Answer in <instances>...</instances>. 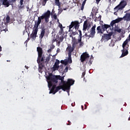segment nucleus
<instances>
[{
	"instance_id": "f257e3e1",
	"label": "nucleus",
	"mask_w": 130,
	"mask_h": 130,
	"mask_svg": "<svg viewBox=\"0 0 130 130\" xmlns=\"http://www.w3.org/2000/svg\"><path fill=\"white\" fill-rule=\"evenodd\" d=\"M47 80L49 81L48 82L49 87H52V83L53 84H57L58 83V80L61 81L62 85L58 86L56 87L55 90L53 92V94H55L57 92H58L60 89H62L63 91L66 90H70L71 86H73L75 84V80L72 79H68L67 81H64V76H60L59 75H53L52 73H49L47 77H46Z\"/></svg>"
},
{
	"instance_id": "f03ea898",
	"label": "nucleus",
	"mask_w": 130,
	"mask_h": 130,
	"mask_svg": "<svg viewBox=\"0 0 130 130\" xmlns=\"http://www.w3.org/2000/svg\"><path fill=\"white\" fill-rule=\"evenodd\" d=\"M50 15H51V12L50 11L48 10L45 13L43 14L41 16L38 17V21H35V23L34 25L32 32L30 35L31 38H32V39H36V37H37V33L38 32V27H39L40 24H41L42 20L45 19V22L46 23H48V22H49Z\"/></svg>"
},
{
	"instance_id": "7ed1b4c3",
	"label": "nucleus",
	"mask_w": 130,
	"mask_h": 130,
	"mask_svg": "<svg viewBox=\"0 0 130 130\" xmlns=\"http://www.w3.org/2000/svg\"><path fill=\"white\" fill-rule=\"evenodd\" d=\"M37 50L38 53L37 62L39 66H47L51 58V55L49 54L45 59V56L43 55V50H42V48L38 47L37 48Z\"/></svg>"
},
{
	"instance_id": "20e7f679",
	"label": "nucleus",
	"mask_w": 130,
	"mask_h": 130,
	"mask_svg": "<svg viewBox=\"0 0 130 130\" xmlns=\"http://www.w3.org/2000/svg\"><path fill=\"white\" fill-rule=\"evenodd\" d=\"M130 41V34L128 36V38L126 39V40L123 42L122 44L123 49L121 50L122 54L120 57H124L128 54V47L129 45H128V42Z\"/></svg>"
},
{
	"instance_id": "39448f33",
	"label": "nucleus",
	"mask_w": 130,
	"mask_h": 130,
	"mask_svg": "<svg viewBox=\"0 0 130 130\" xmlns=\"http://www.w3.org/2000/svg\"><path fill=\"white\" fill-rule=\"evenodd\" d=\"M108 28H110V25L102 24L101 26H99L96 28L97 34H103L105 31H106Z\"/></svg>"
},
{
	"instance_id": "423d86ee",
	"label": "nucleus",
	"mask_w": 130,
	"mask_h": 130,
	"mask_svg": "<svg viewBox=\"0 0 130 130\" xmlns=\"http://www.w3.org/2000/svg\"><path fill=\"white\" fill-rule=\"evenodd\" d=\"M125 6H126V2L122 1L118 6H117L114 8V10L116 11V12H118L119 10H122V9H124V8H125Z\"/></svg>"
},
{
	"instance_id": "0eeeda50",
	"label": "nucleus",
	"mask_w": 130,
	"mask_h": 130,
	"mask_svg": "<svg viewBox=\"0 0 130 130\" xmlns=\"http://www.w3.org/2000/svg\"><path fill=\"white\" fill-rule=\"evenodd\" d=\"M107 33L109 34H104V36L102 37L103 39L104 40H106V41H108V40H110L111 39V36L113 35V32L112 31L108 32V31H107Z\"/></svg>"
},
{
	"instance_id": "6e6552de",
	"label": "nucleus",
	"mask_w": 130,
	"mask_h": 130,
	"mask_svg": "<svg viewBox=\"0 0 130 130\" xmlns=\"http://www.w3.org/2000/svg\"><path fill=\"white\" fill-rule=\"evenodd\" d=\"M60 62L64 66H67V64H70V63H72V62H73V61L72 60V57L69 56L67 59H65L64 60H61Z\"/></svg>"
},
{
	"instance_id": "1a4fd4ad",
	"label": "nucleus",
	"mask_w": 130,
	"mask_h": 130,
	"mask_svg": "<svg viewBox=\"0 0 130 130\" xmlns=\"http://www.w3.org/2000/svg\"><path fill=\"white\" fill-rule=\"evenodd\" d=\"M75 47H73L71 44L68 45V47L67 48V51L68 52V55L69 57H71L72 52L75 50Z\"/></svg>"
},
{
	"instance_id": "9d476101",
	"label": "nucleus",
	"mask_w": 130,
	"mask_h": 130,
	"mask_svg": "<svg viewBox=\"0 0 130 130\" xmlns=\"http://www.w3.org/2000/svg\"><path fill=\"white\" fill-rule=\"evenodd\" d=\"M90 57V56L89 55V54L87 53V52H85L81 55L80 56V60L81 62H84L85 60L87 59V58H89Z\"/></svg>"
},
{
	"instance_id": "9b49d317",
	"label": "nucleus",
	"mask_w": 130,
	"mask_h": 130,
	"mask_svg": "<svg viewBox=\"0 0 130 130\" xmlns=\"http://www.w3.org/2000/svg\"><path fill=\"white\" fill-rule=\"evenodd\" d=\"M73 2L74 4H76L77 5H81V0H73ZM86 2H87V0H84L82 4L81 5V11H83L84 10V8L85 7V5H86Z\"/></svg>"
},
{
	"instance_id": "f8f14e48",
	"label": "nucleus",
	"mask_w": 130,
	"mask_h": 130,
	"mask_svg": "<svg viewBox=\"0 0 130 130\" xmlns=\"http://www.w3.org/2000/svg\"><path fill=\"white\" fill-rule=\"evenodd\" d=\"M119 19H121V21H126V22H128L130 21V13H126L125 15L122 18H119Z\"/></svg>"
},
{
	"instance_id": "ddd939ff",
	"label": "nucleus",
	"mask_w": 130,
	"mask_h": 130,
	"mask_svg": "<svg viewBox=\"0 0 130 130\" xmlns=\"http://www.w3.org/2000/svg\"><path fill=\"white\" fill-rule=\"evenodd\" d=\"M119 22H121V18H117L114 20H112L110 23V27H113L115 24H117V23H119Z\"/></svg>"
},
{
	"instance_id": "4468645a",
	"label": "nucleus",
	"mask_w": 130,
	"mask_h": 130,
	"mask_svg": "<svg viewBox=\"0 0 130 130\" xmlns=\"http://www.w3.org/2000/svg\"><path fill=\"white\" fill-rule=\"evenodd\" d=\"M96 24H94L90 29V36L91 37H94L95 36V34H96L95 31Z\"/></svg>"
},
{
	"instance_id": "2eb2a0df",
	"label": "nucleus",
	"mask_w": 130,
	"mask_h": 130,
	"mask_svg": "<svg viewBox=\"0 0 130 130\" xmlns=\"http://www.w3.org/2000/svg\"><path fill=\"white\" fill-rule=\"evenodd\" d=\"M11 3H12V1L11 0H3L2 5L3 6H5L6 8H9V7L11 6Z\"/></svg>"
},
{
	"instance_id": "dca6fc26",
	"label": "nucleus",
	"mask_w": 130,
	"mask_h": 130,
	"mask_svg": "<svg viewBox=\"0 0 130 130\" xmlns=\"http://www.w3.org/2000/svg\"><path fill=\"white\" fill-rule=\"evenodd\" d=\"M74 27L76 30L79 29V27H80V22H79L78 21H73Z\"/></svg>"
},
{
	"instance_id": "f3484780",
	"label": "nucleus",
	"mask_w": 130,
	"mask_h": 130,
	"mask_svg": "<svg viewBox=\"0 0 130 130\" xmlns=\"http://www.w3.org/2000/svg\"><path fill=\"white\" fill-rule=\"evenodd\" d=\"M45 35V29H42L41 34L39 36V38L40 40H42L43 39V37H44V36Z\"/></svg>"
},
{
	"instance_id": "a211bd4d",
	"label": "nucleus",
	"mask_w": 130,
	"mask_h": 130,
	"mask_svg": "<svg viewBox=\"0 0 130 130\" xmlns=\"http://www.w3.org/2000/svg\"><path fill=\"white\" fill-rule=\"evenodd\" d=\"M77 44H79V40H77V39H76V38H74V39L72 41V46L75 48L76 46H77Z\"/></svg>"
},
{
	"instance_id": "6ab92c4d",
	"label": "nucleus",
	"mask_w": 130,
	"mask_h": 130,
	"mask_svg": "<svg viewBox=\"0 0 130 130\" xmlns=\"http://www.w3.org/2000/svg\"><path fill=\"white\" fill-rule=\"evenodd\" d=\"M88 20H85L83 23V31H87V29L88 28Z\"/></svg>"
},
{
	"instance_id": "aec40b11",
	"label": "nucleus",
	"mask_w": 130,
	"mask_h": 130,
	"mask_svg": "<svg viewBox=\"0 0 130 130\" xmlns=\"http://www.w3.org/2000/svg\"><path fill=\"white\" fill-rule=\"evenodd\" d=\"M62 68H63V66H54L52 68V70L53 71V72H54L55 71H57L58 69H62Z\"/></svg>"
},
{
	"instance_id": "412c9836",
	"label": "nucleus",
	"mask_w": 130,
	"mask_h": 130,
	"mask_svg": "<svg viewBox=\"0 0 130 130\" xmlns=\"http://www.w3.org/2000/svg\"><path fill=\"white\" fill-rule=\"evenodd\" d=\"M52 89L50 91V94L51 93H53V92H54V90L55 89V88H56V85L54 84L53 85V82H52Z\"/></svg>"
},
{
	"instance_id": "4be33fe9",
	"label": "nucleus",
	"mask_w": 130,
	"mask_h": 130,
	"mask_svg": "<svg viewBox=\"0 0 130 130\" xmlns=\"http://www.w3.org/2000/svg\"><path fill=\"white\" fill-rule=\"evenodd\" d=\"M78 43H79L80 47L84 46V42H82V39H78Z\"/></svg>"
},
{
	"instance_id": "5701e85b",
	"label": "nucleus",
	"mask_w": 130,
	"mask_h": 130,
	"mask_svg": "<svg viewBox=\"0 0 130 130\" xmlns=\"http://www.w3.org/2000/svg\"><path fill=\"white\" fill-rule=\"evenodd\" d=\"M63 39H64V37H63V36H61V37H60L59 38H58V44H60V43L61 42H62V41H63Z\"/></svg>"
},
{
	"instance_id": "b1692460",
	"label": "nucleus",
	"mask_w": 130,
	"mask_h": 130,
	"mask_svg": "<svg viewBox=\"0 0 130 130\" xmlns=\"http://www.w3.org/2000/svg\"><path fill=\"white\" fill-rule=\"evenodd\" d=\"M101 15H99L98 17H96L94 19V22H99V21H101Z\"/></svg>"
},
{
	"instance_id": "393cba45",
	"label": "nucleus",
	"mask_w": 130,
	"mask_h": 130,
	"mask_svg": "<svg viewBox=\"0 0 130 130\" xmlns=\"http://www.w3.org/2000/svg\"><path fill=\"white\" fill-rule=\"evenodd\" d=\"M43 68H45V67H44V66H39V73H42V69H43Z\"/></svg>"
},
{
	"instance_id": "a878e982",
	"label": "nucleus",
	"mask_w": 130,
	"mask_h": 130,
	"mask_svg": "<svg viewBox=\"0 0 130 130\" xmlns=\"http://www.w3.org/2000/svg\"><path fill=\"white\" fill-rule=\"evenodd\" d=\"M23 2H24V0L20 1V6L19 7V9H23V8H24V6H23Z\"/></svg>"
},
{
	"instance_id": "bb28decb",
	"label": "nucleus",
	"mask_w": 130,
	"mask_h": 130,
	"mask_svg": "<svg viewBox=\"0 0 130 130\" xmlns=\"http://www.w3.org/2000/svg\"><path fill=\"white\" fill-rule=\"evenodd\" d=\"M114 31L115 32H118V33H120V32H121V29L118 27H115Z\"/></svg>"
},
{
	"instance_id": "cd10ccee",
	"label": "nucleus",
	"mask_w": 130,
	"mask_h": 130,
	"mask_svg": "<svg viewBox=\"0 0 130 130\" xmlns=\"http://www.w3.org/2000/svg\"><path fill=\"white\" fill-rule=\"evenodd\" d=\"M55 4L58 7L60 6V3L59 2V0H55Z\"/></svg>"
},
{
	"instance_id": "c85d7f7f",
	"label": "nucleus",
	"mask_w": 130,
	"mask_h": 130,
	"mask_svg": "<svg viewBox=\"0 0 130 130\" xmlns=\"http://www.w3.org/2000/svg\"><path fill=\"white\" fill-rule=\"evenodd\" d=\"M60 62V61H59V60L56 59L55 60V64H54V66H58V64H59Z\"/></svg>"
},
{
	"instance_id": "c756f323",
	"label": "nucleus",
	"mask_w": 130,
	"mask_h": 130,
	"mask_svg": "<svg viewBox=\"0 0 130 130\" xmlns=\"http://www.w3.org/2000/svg\"><path fill=\"white\" fill-rule=\"evenodd\" d=\"M68 71H69V68H68V67H67L64 70L62 68L61 69V71L64 72V73H67Z\"/></svg>"
},
{
	"instance_id": "7c9ffc66",
	"label": "nucleus",
	"mask_w": 130,
	"mask_h": 130,
	"mask_svg": "<svg viewBox=\"0 0 130 130\" xmlns=\"http://www.w3.org/2000/svg\"><path fill=\"white\" fill-rule=\"evenodd\" d=\"M48 1L49 0H43L42 1V6H45V5H46V3H47V2H48Z\"/></svg>"
},
{
	"instance_id": "2f4dec72",
	"label": "nucleus",
	"mask_w": 130,
	"mask_h": 130,
	"mask_svg": "<svg viewBox=\"0 0 130 130\" xmlns=\"http://www.w3.org/2000/svg\"><path fill=\"white\" fill-rule=\"evenodd\" d=\"M11 20V18H10V16L8 15L6 17V23H9Z\"/></svg>"
},
{
	"instance_id": "473e14b6",
	"label": "nucleus",
	"mask_w": 130,
	"mask_h": 130,
	"mask_svg": "<svg viewBox=\"0 0 130 130\" xmlns=\"http://www.w3.org/2000/svg\"><path fill=\"white\" fill-rule=\"evenodd\" d=\"M79 32V39H82V31L81 30H78Z\"/></svg>"
},
{
	"instance_id": "72a5a7b5",
	"label": "nucleus",
	"mask_w": 130,
	"mask_h": 130,
	"mask_svg": "<svg viewBox=\"0 0 130 130\" xmlns=\"http://www.w3.org/2000/svg\"><path fill=\"white\" fill-rule=\"evenodd\" d=\"M73 27H74V23H73V21L71 22V25L69 26V30H71V29H72V28H73Z\"/></svg>"
},
{
	"instance_id": "f704fd0d",
	"label": "nucleus",
	"mask_w": 130,
	"mask_h": 130,
	"mask_svg": "<svg viewBox=\"0 0 130 130\" xmlns=\"http://www.w3.org/2000/svg\"><path fill=\"white\" fill-rule=\"evenodd\" d=\"M53 18L54 19V20H57V15H56V14H54L53 15Z\"/></svg>"
},
{
	"instance_id": "c9c22d12",
	"label": "nucleus",
	"mask_w": 130,
	"mask_h": 130,
	"mask_svg": "<svg viewBox=\"0 0 130 130\" xmlns=\"http://www.w3.org/2000/svg\"><path fill=\"white\" fill-rule=\"evenodd\" d=\"M52 50V47H50V49L49 50H48V53H50V52H51Z\"/></svg>"
},
{
	"instance_id": "e433bc0d",
	"label": "nucleus",
	"mask_w": 130,
	"mask_h": 130,
	"mask_svg": "<svg viewBox=\"0 0 130 130\" xmlns=\"http://www.w3.org/2000/svg\"><path fill=\"white\" fill-rule=\"evenodd\" d=\"M77 34H78V32H77V31H73L72 32V35H73V36H75V35H77Z\"/></svg>"
},
{
	"instance_id": "4c0bfd02",
	"label": "nucleus",
	"mask_w": 130,
	"mask_h": 130,
	"mask_svg": "<svg viewBox=\"0 0 130 130\" xmlns=\"http://www.w3.org/2000/svg\"><path fill=\"white\" fill-rule=\"evenodd\" d=\"M85 75H86V72H83L82 74L81 78H84V77H85Z\"/></svg>"
},
{
	"instance_id": "58836bf2",
	"label": "nucleus",
	"mask_w": 130,
	"mask_h": 130,
	"mask_svg": "<svg viewBox=\"0 0 130 130\" xmlns=\"http://www.w3.org/2000/svg\"><path fill=\"white\" fill-rule=\"evenodd\" d=\"M59 26L60 28V30H62V24H60L59 22Z\"/></svg>"
},
{
	"instance_id": "ea45409f",
	"label": "nucleus",
	"mask_w": 130,
	"mask_h": 130,
	"mask_svg": "<svg viewBox=\"0 0 130 130\" xmlns=\"http://www.w3.org/2000/svg\"><path fill=\"white\" fill-rule=\"evenodd\" d=\"M100 1L101 0H95L96 4H97V5H99V3H100Z\"/></svg>"
},
{
	"instance_id": "a19ab883",
	"label": "nucleus",
	"mask_w": 130,
	"mask_h": 130,
	"mask_svg": "<svg viewBox=\"0 0 130 130\" xmlns=\"http://www.w3.org/2000/svg\"><path fill=\"white\" fill-rule=\"evenodd\" d=\"M67 125H71L72 124V122L71 121H68V123H67Z\"/></svg>"
},
{
	"instance_id": "79ce46f5",
	"label": "nucleus",
	"mask_w": 130,
	"mask_h": 130,
	"mask_svg": "<svg viewBox=\"0 0 130 130\" xmlns=\"http://www.w3.org/2000/svg\"><path fill=\"white\" fill-rule=\"evenodd\" d=\"M55 41L57 42L56 39H53L52 41V43H54V42H55Z\"/></svg>"
},
{
	"instance_id": "37998d69",
	"label": "nucleus",
	"mask_w": 130,
	"mask_h": 130,
	"mask_svg": "<svg viewBox=\"0 0 130 130\" xmlns=\"http://www.w3.org/2000/svg\"><path fill=\"white\" fill-rule=\"evenodd\" d=\"M70 37H71V38H72L73 40H74V37H73L72 34L70 35Z\"/></svg>"
},
{
	"instance_id": "c03bdc74",
	"label": "nucleus",
	"mask_w": 130,
	"mask_h": 130,
	"mask_svg": "<svg viewBox=\"0 0 130 130\" xmlns=\"http://www.w3.org/2000/svg\"><path fill=\"white\" fill-rule=\"evenodd\" d=\"M50 47H52V49H54V47H55V46H54V45H52V46H51Z\"/></svg>"
},
{
	"instance_id": "a18cd8bd",
	"label": "nucleus",
	"mask_w": 130,
	"mask_h": 130,
	"mask_svg": "<svg viewBox=\"0 0 130 130\" xmlns=\"http://www.w3.org/2000/svg\"><path fill=\"white\" fill-rule=\"evenodd\" d=\"M52 14H54V9H52V12H51V15H52Z\"/></svg>"
},
{
	"instance_id": "49530a36",
	"label": "nucleus",
	"mask_w": 130,
	"mask_h": 130,
	"mask_svg": "<svg viewBox=\"0 0 130 130\" xmlns=\"http://www.w3.org/2000/svg\"><path fill=\"white\" fill-rule=\"evenodd\" d=\"M88 26V29H89V28L91 27V23H89Z\"/></svg>"
},
{
	"instance_id": "de8ad7c7",
	"label": "nucleus",
	"mask_w": 130,
	"mask_h": 130,
	"mask_svg": "<svg viewBox=\"0 0 130 130\" xmlns=\"http://www.w3.org/2000/svg\"><path fill=\"white\" fill-rule=\"evenodd\" d=\"M89 63H90V64H92V61L91 60V59H90L89 60Z\"/></svg>"
},
{
	"instance_id": "09e8293b",
	"label": "nucleus",
	"mask_w": 130,
	"mask_h": 130,
	"mask_svg": "<svg viewBox=\"0 0 130 130\" xmlns=\"http://www.w3.org/2000/svg\"><path fill=\"white\" fill-rule=\"evenodd\" d=\"M114 15H116V16H117V12H114Z\"/></svg>"
},
{
	"instance_id": "8fccbe9b",
	"label": "nucleus",
	"mask_w": 130,
	"mask_h": 130,
	"mask_svg": "<svg viewBox=\"0 0 130 130\" xmlns=\"http://www.w3.org/2000/svg\"><path fill=\"white\" fill-rule=\"evenodd\" d=\"M16 1H17V0H11V3H12V2H13V3H15V2H16Z\"/></svg>"
},
{
	"instance_id": "3c124183",
	"label": "nucleus",
	"mask_w": 130,
	"mask_h": 130,
	"mask_svg": "<svg viewBox=\"0 0 130 130\" xmlns=\"http://www.w3.org/2000/svg\"><path fill=\"white\" fill-rule=\"evenodd\" d=\"M81 108L82 110H84V106H81Z\"/></svg>"
},
{
	"instance_id": "603ef678",
	"label": "nucleus",
	"mask_w": 130,
	"mask_h": 130,
	"mask_svg": "<svg viewBox=\"0 0 130 130\" xmlns=\"http://www.w3.org/2000/svg\"><path fill=\"white\" fill-rule=\"evenodd\" d=\"M25 68H26V70H28V67L27 66H25Z\"/></svg>"
},
{
	"instance_id": "864d4df0",
	"label": "nucleus",
	"mask_w": 130,
	"mask_h": 130,
	"mask_svg": "<svg viewBox=\"0 0 130 130\" xmlns=\"http://www.w3.org/2000/svg\"><path fill=\"white\" fill-rule=\"evenodd\" d=\"M85 109H87V106L85 105Z\"/></svg>"
},
{
	"instance_id": "5fc2aeb1",
	"label": "nucleus",
	"mask_w": 130,
	"mask_h": 130,
	"mask_svg": "<svg viewBox=\"0 0 130 130\" xmlns=\"http://www.w3.org/2000/svg\"><path fill=\"white\" fill-rule=\"evenodd\" d=\"M57 22L59 23V19H57Z\"/></svg>"
},
{
	"instance_id": "6e6d98bb",
	"label": "nucleus",
	"mask_w": 130,
	"mask_h": 130,
	"mask_svg": "<svg viewBox=\"0 0 130 130\" xmlns=\"http://www.w3.org/2000/svg\"><path fill=\"white\" fill-rule=\"evenodd\" d=\"M2 30H3V31H6V29H2Z\"/></svg>"
},
{
	"instance_id": "4d7b16f0",
	"label": "nucleus",
	"mask_w": 130,
	"mask_h": 130,
	"mask_svg": "<svg viewBox=\"0 0 130 130\" xmlns=\"http://www.w3.org/2000/svg\"><path fill=\"white\" fill-rule=\"evenodd\" d=\"M63 31V29H61V32H62Z\"/></svg>"
},
{
	"instance_id": "13d9d810",
	"label": "nucleus",
	"mask_w": 130,
	"mask_h": 130,
	"mask_svg": "<svg viewBox=\"0 0 130 130\" xmlns=\"http://www.w3.org/2000/svg\"><path fill=\"white\" fill-rule=\"evenodd\" d=\"M7 61H9V62H11V60H7Z\"/></svg>"
},
{
	"instance_id": "bf43d9fd",
	"label": "nucleus",
	"mask_w": 130,
	"mask_h": 130,
	"mask_svg": "<svg viewBox=\"0 0 130 130\" xmlns=\"http://www.w3.org/2000/svg\"><path fill=\"white\" fill-rule=\"evenodd\" d=\"M128 120H130V117L128 119Z\"/></svg>"
},
{
	"instance_id": "052dcab7",
	"label": "nucleus",
	"mask_w": 130,
	"mask_h": 130,
	"mask_svg": "<svg viewBox=\"0 0 130 130\" xmlns=\"http://www.w3.org/2000/svg\"><path fill=\"white\" fill-rule=\"evenodd\" d=\"M67 10V9H64V11H66Z\"/></svg>"
},
{
	"instance_id": "680f3d73",
	"label": "nucleus",
	"mask_w": 130,
	"mask_h": 130,
	"mask_svg": "<svg viewBox=\"0 0 130 130\" xmlns=\"http://www.w3.org/2000/svg\"><path fill=\"white\" fill-rule=\"evenodd\" d=\"M27 40H29V38L27 39Z\"/></svg>"
},
{
	"instance_id": "e2e57ef3",
	"label": "nucleus",
	"mask_w": 130,
	"mask_h": 130,
	"mask_svg": "<svg viewBox=\"0 0 130 130\" xmlns=\"http://www.w3.org/2000/svg\"><path fill=\"white\" fill-rule=\"evenodd\" d=\"M72 106H73V104H72Z\"/></svg>"
},
{
	"instance_id": "0e129e2a",
	"label": "nucleus",
	"mask_w": 130,
	"mask_h": 130,
	"mask_svg": "<svg viewBox=\"0 0 130 130\" xmlns=\"http://www.w3.org/2000/svg\"><path fill=\"white\" fill-rule=\"evenodd\" d=\"M127 12V11H126V13Z\"/></svg>"
},
{
	"instance_id": "69168bd1",
	"label": "nucleus",
	"mask_w": 130,
	"mask_h": 130,
	"mask_svg": "<svg viewBox=\"0 0 130 130\" xmlns=\"http://www.w3.org/2000/svg\"><path fill=\"white\" fill-rule=\"evenodd\" d=\"M129 27H130V25L129 26L128 28H129Z\"/></svg>"
}]
</instances>
